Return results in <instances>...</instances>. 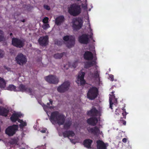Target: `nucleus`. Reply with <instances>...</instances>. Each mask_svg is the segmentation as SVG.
Segmentation results:
<instances>
[{
  "label": "nucleus",
  "instance_id": "f257e3e1",
  "mask_svg": "<svg viewBox=\"0 0 149 149\" xmlns=\"http://www.w3.org/2000/svg\"><path fill=\"white\" fill-rule=\"evenodd\" d=\"M66 117L63 114L60 113L57 111L52 112L49 119L53 123L57 124L59 125H63V128L68 130L70 129L72 124V121L70 120H66L65 123Z\"/></svg>",
  "mask_w": 149,
  "mask_h": 149
},
{
  "label": "nucleus",
  "instance_id": "f03ea898",
  "mask_svg": "<svg viewBox=\"0 0 149 149\" xmlns=\"http://www.w3.org/2000/svg\"><path fill=\"white\" fill-rule=\"evenodd\" d=\"M68 11L71 15L74 16H77L81 13V6L76 3L72 4L69 8Z\"/></svg>",
  "mask_w": 149,
  "mask_h": 149
},
{
  "label": "nucleus",
  "instance_id": "7ed1b4c3",
  "mask_svg": "<svg viewBox=\"0 0 149 149\" xmlns=\"http://www.w3.org/2000/svg\"><path fill=\"white\" fill-rule=\"evenodd\" d=\"M98 94V89L95 87H92L90 88L88 91L87 98L90 100H94L97 97Z\"/></svg>",
  "mask_w": 149,
  "mask_h": 149
},
{
  "label": "nucleus",
  "instance_id": "20e7f679",
  "mask_svg": "<svg viewBox=\"0 0 149 149\" xmlns=\"http://www.w3.org/2000/svg\"><path fill=\"white\" fill-rule=\"evenodd\" d=\"M83 21L81 17H78L73 19L72 27L74 30L77 31L83 26Z\"/></svg>",
  "mask_w": 149,
  "mask_h": 149
},
{
  "label": "nucleus",
  "instance_id": "39448f33",
  "mask_svg": "<svg viewBox=\"0 0 149 149\" xmlns=\"http://www.w3.org/2000/svg\"><path fill=\"white\" fill-rule=\"evenodd\" d=\"M63 39L66 42V46L68 48H70L74 46L75 44V38L74 36L66 35L64 36Z\"/></svg>",
  "mask_w": 149,
  "mask_h": 149
},
{
  "label": "nucleus",
  "instance_id": "423d86ee",
  "mask_svg": "<svg viewBox=\"0 0 149 149\" xmlns=\"http://www.w3.org/2000/svg\"><path fill=\"white\" fill-rule=\"evenodd\" d=\"M70 85V83L68 81L64 82L57 88V91L60 93H64L69 90Z\"/></svg>",
  "mask_w": 149,
  "mask_h": 149
},
{
  "label": "nucleus",
  "instance_id": "0eeeda50",
  "mask_svg": "<svg viewBox=\"0 0 149 149\" xmlns=\"http://www.w3.org/2000/svg\"><path fill=\"white\" fill-rule=\"evenodd\" d=\"M18 128V125H13L8 127L5 130V133L9 136H13L15 134Z\"/></svg>",
  "mask_w": 149,
  "mask_h": 149
},
{
  "label": "nucleus",
  "instance_id": "6e6552de",
  "mask_svg": "<svg viewBox=\"0 0 149 149\" xmlns=\"http://www.w3.org/2000/svg\"><path fill=\"white\" fill-rule=\"evenodd\" d=\"M15 60L17 64L23 65L26 63L27 59L26 56L22 53H19L15 58Z\"/></svg>",
  "mask_w": 149,
  "mask_h": 149
},
{
  "label": "nucleus",
  "instance_id": "1a4fd4ad",
  "mask_svg": "<svg viewBox=\"0 0 149 149\" xmlns=\"http://www.w3.org/2000/svg\"><path fill=\"white\" fill-rule=\"evenodd\" d=\"M12 44L17 48H21L24 45V41L17 38H14L12 39Z\"/></svg>",
  "mask_w": 149,
  "mask_h": 149
},
{
  "label": "nucleus",
  "instance_id": "9d476101",
  "mask_svg": "<svg viewBox=\"0 0 149 149\" xmlns=\"http://www.w3.org/2000/svg\"><path fill=\"white\" fill-rule=\"evenodd\" d=\"M85 73L82 72V71H80L79 73V74L78 75L77 80L76 81V83L79 85V82H80V85H83L85 84L86 81L84 79Z\"/></svg>",
  "mask_w": 149,
  "mask_h": 149
},
{
  "label": "nucleus",
  "instance_id": "9b49d317",
  "mask_svg": "<svg viewBox=\"0 0 149 149\" xmlns=\"http://www.w3.org/2000/svg\"><path fill=\"white\" fill-rule=\"evenodd\" d=\"M45 79L46 81L50 84H57L58 82V79L56 76L50 75L45 77Z\"/></svg>",
  "mask_w": 149,
  "mask_h": 149
},
{
  "label": "nucleus",
  "instance_id": "f8f14e48",
  "mask_svg": "<svg viewBox=\"0 0 149 149\" xmlns=\"http://www.w3.org/2000/svg\"><path fill=\"white\" fill-rule=\"evenodd\" d=\"M88 35L86 34H83L78 37V41L82 44H87L89 40Z\"/></svg>",
  "mask_w": 149,
  "mask_h": 149
},
{
  "label": "nucleus",
  "instance_id": "ddd939ff",
  "mask_svg": "<svg viewBox=\"0 0 149 149\" xmlns=\"http://www.w3.org/2000/svg\"><path fill=\"white\" fill-rule=\"evenodd\" d=\"M49 38L46 36L40 37L38 40L39 44L41 46H45L48 44Z\"/></svg>",
  "mask_w": 149,
  "mask_h": 149
},
{
  "label": "nucleus",
  "instance_id": "4468645a",
  "mask_svg": "<svg viewBox=\"0 0 149 149\" xmlns=\"http://www.w3.org/2000/svg\"><path fill=\"white\" fill-rule=\"evenodd\" d=\"M96 143L97 149H107L108 143H105L103 141L99 140L96 141Z\"/></svg>",
  "mask_w": 149,
  "mask_h": 149
},
{
  "label": "nucleus",
  "instance_id": "2eb2a0df",
  "mask_svg": "<svg viewBox=\"0 0 149 149\" xmlns=\"http://www.w3.org/2000/svg\"><path fill=\"white\" fill-rule=\"evenodd\" d=\"M98 113V111L95 107H93L90 110L87 111V114L91 117H96Z\"/></svg>",
  "mask_w": 149,
  "mask_h": 149
},
{
  "label": "nucleus",
  "instance_id": "dca6fc26",
  "mask_svg": "<svg viewBox=\"0 0 149 149\" xmlns=\"http://www.w3.org/2000/svg\"><path fill=\"white\" fill-rule=\"evenodd\" d=\"M87 123L89 125L94 126L98 122V119L96 117H91L87 120Z\"/></svg>",
  "mask_w": 149,
  "mask_h": 149
},
{
  "label": "nucleus",
  "instance_id": "f3484780",
  "mask_svg": "<svg viewBox=\"0 0 149 149\" xmlns=\"http://www.w3.org/2000/svg\"><path fill=\"white\" fill-rule=\"evenodd\" d=\"M115 93L114 91H113L111 93L112 94L111 95V97H109V101L110 104V108L111 109H112V105L114 103L117 104V99L115 98V95L114 94ZM110 96L111 95H110Z\"/></svg>",
  "mask_w": 149,
  "mask_h": 149
},
{
  "label": "nucleus",
  "instance_id": "a211bd4d",
  "mask_svg": "<svg viewBox=\"0 0 149 149\" xmlns=\"http://www.w3.org/2000/svg\"><path fill=\"white\" fill-rule=\"evenodd\" d=\"M19 88V91L22 92H26L30 93H32V89L31 88H28L26 86L22 84L20 85Z\"/></svg>",
  "mask_w": 149,
  "mask_h": 149
},
{
  "label": "nucleus",
  "instance_id": "6ab92c4d",
  "mask_svg": "<svg viewBox=\"0 0 149 149\" xmlns=\"http://www.w3.org/2000/svg\"><path fill=\"white\" fill-rule=\"evenodd\" d=\"M83 56L85 60L88 61L92 60L93 58V54L92 52L88 51L85 52Z\"/></svg>",
  "mask_w": 149,
  "mask_h": 149
},
{
  "label": "nucleus",
  "instance_id": "aec40b11",
  "mask_svg": "<svg viewBox=\"0 0 149 149\" xmlns=\"http://www.w3.org/2000/svg\"><path fill=\"white\" fill-rule=\"evenodd\" d=\"M64 20V17L63 16L61 15L57 17L55 21V24L57 26H59L63 22Z\"/></svg>",
  "mask_w": 149,
  "mask_h": 149
},
{
  "label": "nucleus",
  "instance_id": "412c9836",
  "mask_svg": "<svg viewBox=\"0 0 149 149\" xmlns=\"http://www.w3.org/2000/svg\"><path fill=\"white\" fill-rule=\"evenodd\" d=\"M62 134L64 137H73L75 135L74 133L72 130H66L63 132Z\"/></svg>",
  "mask_w": 149,
  "mask_h": 149
},
{
  "label": "nucleus",
  "instance_id": "4be33fe9",
  "mask_svg": "<svg viewBox=\"0 0 149 149\" xmlns=\"http://www.w3.org/2000/svg\"><path fill=\"white\" fill-rule=\"evenodd\" d=\"M96 60H94L91 61H88L86 62L84 64V68H89L91 66L96 64Z\"/></svg>",
  "mask_w": 149,
  "mask_h": 149
},
{
  "label": "nucleus",
  "instance_id": "5701e85b",
  "mask_svg": "<svg viewBox=\"0 0 149 149\" xmlns=\"http://www.w3.org/2000/svg\"><path fill=\"white\" fill-rule=\"evenodd\" d=\"M9 110L3 107L0 108V115L6 117L7 116Z\"/></svg>",
  "mask_w": 149,
  "mask_h": 149
},
{
  "label": "nucleus",
  "instance_id": "b1692460",
  "mask_svg": "<svg viewBox=\"0 0 149 149\" xmlns=\"http://www.w3.org/2000/svg\"><path fill=\"white\" fill-rule=\"evenodd\" d=\"M88 131L89 132H91L94 135H96L99 133L100 130L98 127L95 126L94 127L91 128Z\"/></svg>",
  "mask_w": 149,
  "mask_h": 149
},
{
  "label": "nucleus",
  "instance_id": "393cba45",
  "mask_svg": "<svg viewBox=\"0 0 149 149\" xmlns=\"http://www.w3.org/2000/svg\"><path fill=\"white\" fill-rule=\"evenodd\" d=\"M93 142L92 140L87 139H85L83 142V144L84 146L88 148H90L91 147V145Z\"/></svg>",
  "mask_w": 149,
  "mask_h": 149
},
{
  "label": "nucleus",
  "instance_id": "a878e982",
  "mask_svg": "<svg viewBox=\"0 0 149 149\" xmlns=\"http://www.w3.org/2000/svg\"><path fill=\"white\" fill-rule=\"evenodd\" d=\"M18 115L16 113H13L10 118L11 121L13 122H15L17 120L18 121V117L17 116Z\"/></svg>",
  "mask_w": 149,
  "mask_h": 149
},
{
  "label": "nucleus",
  "instance_id": "bb28decb",
  "mask_svg": "<svg viewBox=\"0 0 149 149\" xmlns=\"http://www.w3.org/2000/svg\"><path fill=\"white\" fill-rule=\"evenodd\" d=\"M6 83L5 80L0 77V88H4L6 86Z\"/></svg>",
  "mask_w": 149,
  "mask_h": 149
},
{
  "label": "nucleus",
  "instance_id": "cd10ccee",
  "mask_svg": "<svg viewBox=\"0 0 149 149\" xmlns=\"http://www.w3.org/2000/svg\"><path fill=\"white\" fill-rule=\"evenodd\" d=\"M16 86L13 84H10L7 87V89L10 91H17L16 89Z\"/></svg>",
  "mask_w": 149,
  "mask_h": 149
},
{
  "label": "nucleus",
  "instance_id": "c85d7f7f",
  "mask_svg": "<svg viewBox=\"0 0 149 149\" xmlns=\"http://www.w3.org/2000/svg\"><path fill=\"white\" fill-rule=\"evenodd\" d=\"M18 122L20 123L19 125L20 128H23L26 125V123L24 122L22 120L19 119L18 120Z\"/></svg>",
  "mask_w": 149,
  "mask_h": 149
},
{
  "label": "nucleus",
  "instance_id": "c756f323",
  "mask_svg": "<svg viewBox=\"0 0 149 149\" xmlns=\"http://www.w3.org/2000/svg\"><path fill=\"white\" fill-rule=\"evenodd\" d=\"M5 39V33L2 30L0 29V42L3 41Z\"/></svg>",
  "mask_w": 149,
  "mask_h": 149
},
{
  "label": "nucleus",
  "instance_id": "7c9ffc66",
  "mask_svg": "<svg viewBox=\"0 0 149 149\" xmlns=\"http://www.w3.org/2000/svg\"><path fill=\"white\" fill-rule=\"evenodd\" d=\"M64 52L61 53H57L54 54V57L56 59H60L63 56Z\"/></svg>",
  "mask_w": 149,
  "mask_h": 149
},
{
  "label": "nucleus",
  "instance_id": "2f4dec72",
  "mask_svg": "<svg viewBox=\"0 0 149 149\" xmlns=\"http://www.w3.org/2000/svg\"><path fill=\"white\" fill-rule=\"evenodd\" d=\"M49 102H47V107H49L50 109H53L54 108V107L50 106V105L51 104L52 105L53 103V101L51 99L49 100Z\"/></svg>",
  "mask_w": 149,
  "mask_h": 149
},
{
  "label": "nucleus",
  "instance_id": "473e14b6",
  "mask_svg": "<svg viewBox=\"0 0 149 149\" xmlns=\"http://www.w3.org/2000/svg\"><path fill=\"white\" fill-rule=\"evenodd\" d=\"M45 24H44L42 26L43 28L45 30L47 29L50 27L49 24H47V23Z\"/></svg>",
  "mask_w": 149,
  "mask_h": 149
},
{
  "label": "nucleus",
  "instance_id": "72a5a7b5",
  "mask_svg": "<svg viewBox=\"0 0 149 149\" xmlns=\"http://www.w3.org/2000/svg\"><path fill=\"white\" fill-rule=\"evenodd\" d=\"M49 18L47 17H45L42 20L43 22L44 23H47L48 22Z\"/></svg>",
  "mask_w": 149,
  "mask_h": 149
},
{
  "label": "nucleus",
  "instance_id": "f704fd0d",
  "mask_svg": "<svg viewBox=\"0 0 149 149\" xmlns=\"http://www.w3.org/2000/svg\"><path fill=\"white\" fill-rule=\"evenodd\" d=\"M5 53L3 50L0 49V58H2L4 56Z\"/></svg>",
  "mask_w": 149,
  "mask_h": 149
},
{
  "label": "nucleus",
  "instance_id": "c9c22d12",
  "mask_svg": "<svg viewBox=\"0 0 149 149\" xmlns=\"http://www.w3.org/2000/svg\"><path fill=\"white\" fill-rule=\"evenodd\" d=\"M99 75L97 71H96L94 74L93 77L95 78H97L99 77Z\"/></svg>",
  "mask_w": 149,
  "mask_h": 149
},
{
  "label": "nucleus",
  "instance_id": "e433bc0d",
  "mask_svg": "<svg viewBox=\"0 0 149 149\" xmlns=\"http://www.w3.org/2000/svg\"><path fill=\"white\" fill-rule=\"evenodd\" d=\"M123 109V113L122 114L123 116V118L125 119L126 117V115L127 114V113L125 109Z\"/></svg>",
  "mask_w": 149,
  "mask_h": 149
},
{
  "label": "nucleus",
  "instance_id": "4c0bfd02",
  "mask_svg": "<svg viewBox=\"0 0 149 149\" xmlns=\"http://www.w3.org/2000/svg\"><path fill=\"white\" fill-rule=\"evenodd\" d=\"M44 7L45 9L48 10H49L50 9V8L49 6L47 5H44Z\"/></svg>",
  "mask_w": 149,
  "mask_h": 149
},
{
  "label": "nucleus",
  "instance_id": "58836bf2",
  "mask_svg": "<svg viewBox=\"0 0 149 149\" xmlns=\"http://www.w3.org/2000/svg\"><path fill=\"white\" fill-rule=\"evenodd\" d=\"M109 77L111 81H113L114 80V76L113 75L111 74H110L109 75Z\"/></svg>",
  "mask_w": 149,
  "mask_h": 149
},
{
  "label": "nucleus",
  "instance_id": "ea45409f",
  "mask_svg": "<svg viewBox=\"0 0 149 149\" xmlns=\"http://www.w3.org/2000/svg\"><path fill=\"white\" fill-rule=\"evenodd\" d=\"M63 41L62 40L61 41H57V42L56 44L57 45H62L63 43Z\"/></svg>",
  "mask_w": 149,
  "mask_h": 149
},
{
  "label": "nucleus",
  "instance_id": "a19ab883",
  "mask_svg": "<svg viewBox=\"0 0 149 149\" xmlns=\"http://www.w3.org/2000/svg\"><path fill=\"white\" fill-rule=\"evenodd\" d=\"M122 118H121V119H120V122L123 123V125H126V122L125 120H122Z\"/></svg>",
  "mask_w": 149,
  "mask_h": 149
},
{
  "label": "nucleus",
  "instance_id": "79ce46f5",
  "mask_svg": "<svg viewBox=\"0 0 149 149\" xmlns=\"http://www.w3.org/2000/svg\"><path fill=\"white\" fill-rule=\"evenodd\" d=\"M81 6L82 7L85 9L87 8V5H84V4L82 3L81 4Z\"/></svg>",
  "mask_w": 149,
  "mask_h": 149
},
{
  "label": "nucleus",
  "instance_id": "37998d69",
  "mask_svg": "<svg viewBox=\"0 0 149 149\" xmlns=\"http://www.w3.org/2000/svg\"><path fill=\"white\" fill-rule=\"evenodd\" d=\"M46 130V129H43L42 130L40 131V132L42 133H45Z\"/></svg>",
  "mask_w": 149,
  "mask_h": 149
},
{
  "label": "nucleus",
  "instance_id": "c03bdc74",
  "mask_svg": "<svg viewBox=\"0 0 149 149\" xmlns=\"http://www.w3.org/2000/svg\"><path fill=\"white\" fill-rule=\"evenodd\" d=\"M122 141L124 143H126L127 141V139L126 138H124L122 139Z\"/></svg>",
  "mask_w": 149,
  "mask_h": 149
},
{
  "label": "nucleus",
  "instance_id": "a18cd8bd",
  "mask_svg": "<svg viewBox=\"0 0 149 149\" xmlns=\"http://www.w3.org/2000/svg\"><path fill=\"white\" fill-rule=\"evenodd\" d=\"M18 115L17 116L18 117V119H19V118L20 117L22 116V114H19L18 113H16Z\"/></svg>",
  "mask_w": 149,
  "mask_h": 149
},
{
  "label": "nucleus",
  "instance_id": "49530a36",
  "mask_svg": "<svg viewBox=\"0 0 149 149\" xmlns=\"http://www.w3.org/2000/svg\"><path fill=\"white\" fill-rule=\"evenodd\" d=\"M21 21L23 22H25V20L24 19L22 20H21Z\"/></svg>",
  "mask_w": 149,
  "mask_h": 149
},
{
  "label": "nucleus",
  "instance_id": "de8ad7c7",
  "mask_svg": "<svg viewBox=\"0 0 149 149\" xmlns=\"http://www.w3.org/2000/svg\"><path fill=\"white\" fill-rule=\"evenodd\" d=\"M72 66L74 68H75L76 67V66L75 65V64L74 63L72 65Z\"/></svg>",
  "mask_w": 149,
  "mask_h": 149
},
{
  "label": "nucleus",
  "instance_id": "09e8293b",
  "mask_svg": "<svg viewBox=\"0 0 149 149\" xmlns=\"http://www.w3.org/2000/svg\"><path fill=\"white\" fill-rule=\"evenodd\" d=\"M13 35V33H10V36H12V35Z\"/></svg>",
  "mask_w": 149,
  "mask_h": 149
},
{
  "label": "nucleus",
  "instance_id": "8fccbe9b",
  "mask_svg": "<svg viewBox=\"0 0 149 149\" xmlns=\"http://www.w3.org/2000/svg\"><path fill=\"white\" fill-rule=\"evenodd\" d=\"M1 127H0V132H1Z\"/></svg>",
  "mask_w": 149,
  "mask_h": 149
}]
</instances>
